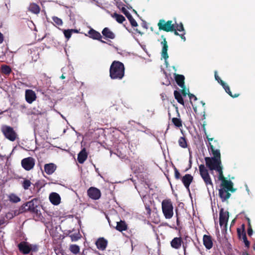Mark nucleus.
Instances as JSON below:
<instances>
[{
	"label": "nucleus",
	"instance_id": "f257e3e1",
	"mask_svg": "<svg viewBox=\"0 0 255 255\" xmlns=\"http://www.w3.org/2000/svg\"><path fill=\"white\" fill-rule=\"evenodd\" d=\"M125 67L119 61H114L110 68V77L112 79L122 80L125 76Z\"/></svg>",
	"mask_w": 255,
	"mask_h": 255
},
{
	"label": "nucleus",
	"instance_id": "f03ea898",
	"mask_svg": "<svg viewBox=\"0 0 255 255\" xmlns=\"http://www.w3.org/2000/svg\"><path fill=\"white\" fill-rule=\"evenodd\" d=\"M203 129L206 135V137L208 139V140L210 142L209 143L208 149L209 150L212 152L213 155L212 157L219 160H221L220 151L218 149L219 147L218 140H214L213 138H210L208 137V135H207L206 133L205 124L203 125Z\"/></svg>",
	"mask_w": 255,
	"mask_h": 255
},
{
	"label": "nucleus",
	"instance_id": "7ed1b4c3",
	"mask_svg": "<svg viewBox=\"0 0 255 255\" xmlns=\"http://www.w3.org/2000/svg\"><path fill=\"white\" fill-rule=\"evenodd\" d=\"M17 247L19 252L24 255H27L31 253V255H33V253H37L39 250V246L37 245L30 244L24 241L18 244Z\"/></svg>",
	"mask_w": 255,
	"mask_h": 255
},
{
	"label": "nucleus",
	"instance_id": "20e7f679",
	"mask_svg": "<svg viewBox=\"0 0 255 255\" xmlns=\"http://www.w3.org/2000/svg\"><path fill=\"white\" fill-rule=\"evenodd\" d=\"M161 208L163 214L167 219H171L173 216V206L170 199H164L162 201Z\"/></svg>",
	"mask_w": 255,
	"mask_h": 255
},
{
	"label": "nucleus",
	"instance_id": "39448f33",
	"mask_svg": "<svg viewBox=\"0 0 255 255\" xmlns=\"http://www.w3.org/2000/svg\"><path fill=\"white\" fill-rule=\"evenodd\" d=\"M38 200L36 199H33L23 204L19 208V212L23 213L29 211L33 213L38 214Z\"/></svg>",
	"mask_w": 255,
	"mask_h": 255
},
{
	"label": "nucleus",
	"instance_id": "423d86ee",
	"mask_svg": "<svg viewBox=\"0 0 255 255\" xmlns=\"http://www.w3.org/2000/svg\"><path fill=\"white\" fill-rule=\"evenodd\" d=\"M199 170L200 174L208 190H209V186L213 188V183L212 181L211 177L209 174L208 171L204 164H200L199 166Z\"/></svg>",
	"mask_w": 255,
	"mask_h": 255
},
{
	"label": "nucleus",
	"instance_id": "0eeeda50",
	"mask_svg": "<svg viewBox=\"0 0 255 255\" xmlns=\"http://www.w3.org/2000/svg\"><path fill=\"white\" fill-rule=\"evenodd\" d=\"M1 131L5 137L10 141H13L16 139V132L12 127L3 125L1 126Z\"/></svg>",
	"mask_w": 255,
	"mask_h": 255
},
{
	"label": "nucleus",
	"instance_id": "6e6552de",
	"mask_svg": "<svg viewBox=\"0 0 255 255\" xmlns=\"http://www.w3.org/2000/svg\"><path fill=\"white\" fill-rule=\"evenodd\" d=\"M157 26L160 30L166 32L173 31L175 30V24L172 23V20L165 21L163 19H160L157 23Z\"/></svg>",
	"mask_w": 255,
	"mask_h": 255
},
{
	"label": "nucleus",
	"instance_id": "1a4fd4ad",
	"mask_svg": "<svg viewBox=\"0 0 255 255\" xmlns=\"http://www.w3.org/2000/svg\"><path fill=\"white\" fill-rule=\"evenodd\" d=\"M229 218V213L228 211H225L223 208H221L219 212V224L221 227H223L222 232H226L227 223Z\"/></svg>",
	"mask_w": 255,
	"mask_h": 255
},
{
	"label": "nucleus",
	"instance_id": "9d476101",
	"mask_svg": "<svg viewBox=\"0 0 255 255\" xmlns=\"http://www.w3.org/2000/svg\"><path fill=\"white\" fill-rule=\"evenodd\" d=\"M206 167L211 171H213L222 165L221 160L211 157H205Z\"/></svg>",
	"mask_w": 255,
	"mask_h": 255
},
{
	"label": "nucleus",
	"instance_id": "9b49d317",
	"mask_svg": "<svg viewBox=\"0 0 255 255\" xmlns=\"http://www.w3.org/2000/svg\"><path fill=\"white\" fill-rule=\"evenodd\" d=\"M22 167L27 171L32 169L35 165V159L32 157L23 158L21 162Z\"/></svg>",
	"mask_w": 255,
	"mask_h": 255
},
{
	"label": "nucleus",
	"instance_id": "f8f14e48",
	"mask_svg": "<svg viewBox=\"0 0 255 255\" xmlns=\"http://www.w3.org/2000/svg\"><path fill=\"white\" fill-rule=\"evenodd\" d=\"M88 196L93 200H98L101 196V191L94 187H90L87 190Z\"/></svg>",
	"mask_w": 255,
	"mask_h": 255
},
{
	"label": "nucleus",
	"instance_id": "ddd939ff",
	"mask_svg": "<svg viewBox=\"0 0 255 255\" xmlns=\"http://www.w3.org/2000/svg\"><path fill=\"white\" fill-rule=\"evenodd\" d=\"M161 38L162 41L161 42V44L162 45V48L161 54L162 57L166 61L169 57L167 53L168 46L166 38L163 35H162Z\"/></svg>",
	"mask_w": 255,
	"mask_h": 255
},
{
	"label": "nucleus",
	"instance_id": "4468645a",
	"mask_svg": "<svg viewBox=\"0 0 255 255\" xmlns=\"http://www.w3.org/2000/svg\"><path fill=\"white\" fill-rule=\"evenodd\" d=\"M242 228L243 231L242 232L240 229H237L238 235L240 240L242 239L243 240L245 247L249 248L250 247V243L247 239L246 234L245 231V225H242Z\"/></svg>",
	"mask_w": 255,
	"mask_h": 255
},
{
	"label": "nucleus",
	"instance_id": "2eb2a0df",
	"mask_svg": "<svg viewBox=\"0 0 255 255\" xmlns=\"http://www.w3.org/2000/svg\"><path fill=\"white\" fill-rule=\"evenodd\" d=\"M25 100L28 104H32L36 99V95L34 91L27 89L25 91Z\"/></svg>",
	"mask_w": 255,
	"mask_h": 255
},
{
	"label": "nucleus",
	"instance_id": "dca6fc26",
	"mask_svg": "<svg viewBox=\"0 0 255 255\" xmlns=\"http://www.w3.org/2000/svg\"><path fill=\"white\" fill-rule=\"evenodd\" d=\"M221 181V186L222 187L221 189H225V190L231 192H234L236 190V189L233 187L234 184L231 180H228L226 178Z\"/></svg>",
	"mask_w": 255,
	"mask_h": 255
},
{
	"label": "nucleus",
	"instance_id": "f3484780",
	"mask_svg": "<svg viewBox=\"0 0 255 255\" xmlns=\"http://www.w3.org/2000/svg\"><path fill=\"white\" fill-rule=\"evenodd\" d=\"M193 180V177L189 174H186L181 178V181L186 189L190 192L189 186Z\"/></svg>",
	"mask_w": 255,
	"mask_h": 255
},
{
	"label": "nucleus",
	"instance_id": "a211bd4d",
	"mask_svg": "<svg viewBox=\"0 0 255 255\" xmlns=\"http://www.w3.org/2000/svg\"><path fill=\"white\" fill-rule=\"evenodd\" d=\"M203 245L208 250H210L213 247L212 238L210 235H204L203 238Z\"/></svg>",
	"mask_w": 255,
	"mask_h": 255
},
{
	"label": "nucleus",
	"instance_id": "6ab92c4d",
	"mask_svg": "<svg viewBox=\"0 0 255 255\" xmlns=\"http://www.w3.org/2000/svg\"><path fill=\"white\" fill-rule=\"evenodd\" d=\"M95 244L99 250L104 251L107 248L108 241L104 238H100L96 241Z\"/></svg>",
	"mask_w": 255,
	"mask_h": 255
},
{
	"label": "nucleus",
	"instance_id": "aec40b11",
	"mask_svg": "<svg viewBox=\"0 0 255 255\" xmlns=\"http://www.w3.org/2000/svg\"><path fill=\"white\" fill-rule=\"evenodd\" d=\"M89 36L94 39H97L100 41L102 43H105L106 42L102 40V36L99 32L96 31L93 29H91L88 31Z\"/></svg>",
	"mask_w": 255,
	"mask_h": 255
},
{
	"label": "nucleus",
	"instance_id": "412c9836",
	"mask_svg": "<svg viewBox=\"0 0 255 255\" xmlns=\"http://www.w3.org/2000/svg\"><path fill=\"white\" fill-rule=\"evenodd\" d=\"M182 243L183 241L181 237H175L171 241L170 245L172 248L178 250L180 248Z\"/></svg>",
	"mask_w": 255,
	"mask_h": 255
},
{
	"label": "nucleus",
	"instance_id": "4be33fe9",
	"mask_svg": "<svg viewBox=\"0 0 255 255\" xmlns=\"http://www.w3.org/2000/svg\"><path fill=\"white\" fill-rule=\"evenodd\" d=\"M88 154L86 152L85 148H83L81 151L78 153L77 160L79 163L82 164L87 159Z\"/></svg>",
	"mask_w": 255,
	"mask_h": 255
},
{
	"label": "nucleus",
	"instance_id": "5701e85b",
	"mask_svg": "<svg viewBox=\"0 0 255 255\" xmlns=\"http://www.w3.org/2000/svg\"><path fill=\"white\" fill-rule=\"evenodd\" d=\"M230 191L225 190V189H220L219 190V195L222 202L227 200L231 196V194L229 192Z\"/></svg>",
	"mask_w": 255,
	"mask_h": 255
},
{
	"label": "nucleus",
	"instance_id": "b1692460",
	"mask_svg": "<svg viewBox=\"0 0 255 255\" xmlns=\"http://www.w3.org/2000/svg\"><path fill=\"white\" fill-rule=\"evenodd\" d=\"M49 200L52 204L57 205L60 203L61 198L58 194L54 192L50 194Z\"/></svg>",
	"mask_w": 255,
	"mask_h": 255
},
{
	"label": "nucleus",
	"instance_id": "393cba45",
	"mask_svg": "<svg viewBox=\"0 0 255 255\" xmlns=\"http://www.w3.org/2000/svg\"><path fill=\"white\" fill-rule=\"evenodd\" d=\"M175 80L177 84L181 88H185V77L182 75L175 74Z\"/></svg>",
	"mask_w": 255,
	"mask_h": 255
},
{
	"label": "nucleus",
	"instance_id": "a878e982",
	"mask_svg": "<svg viewBox=\"0 0 255 255\" xmlns=\"http://www.w3.org/2000/svg\"><path fill=\"white\" fill-rule=\"evenodd\" d=\"M56 166L52 163L45 164L44 165V170L45 172L48 174H52L56 170Z\"/></svg>",
	"mask_w": 255,
	"mask_h": 255
},
{
	"label": "nucleus",
	"instance_id": "bb28decb",
	"mask_svg": "<svg viewBox=\"0 0 255 255\" xmlns=\"http://www.w3.org/2000/svg\"><path fill=\"white\" fill-rule=\"evenodd\" d=\"M176 112L178 118H173L171 120L173 124L176 127L180 128L182 127V122L180 119V115L179 113L178 110L176 108Z\"/></svg>",
	"mask_w": 255,
	"mask_h": 255
},
{
	"label": "nucleus",
	"instance_id": "cd10ccee",
	"mask_svg": "<svg viewBox=\"0 0 255 255\" xmlns=\"http://www.w3.org/2000/svg\"><path fill=\"white\" fill-rule=\"evenodd\" d=\"M28 9L31 13L35 14H38L40 11V8L39 6L35 3H30Z\"/></svg>",
	"mask_w": 255,
	"mask_h": 255
},
{
	"label": "nucleus",
	"instance_id": "c85d7f7f",
	"mask_svg": "<svg viewBox=\"0 0 255 255\" xmlns=\"http://www.w3.org/2000/svg\"><path fill=\"white\" fill-rule=\"evenodd\" d=\"M116 229L120 232H123L128 229V226L124 221L121 220L120 222H117Z\"/></svg>",
	"mask_w": 255,
	"mask_h": 255
},
{
	"label": "nucleus",
	"instance_id": "c756f323",
	"mask_svg": "<svg viewBox=\"0 0 255 255\" xmlns=\"http://www.w3.org/2000/svg\"><path fill=\"white\" fill-rule=\"evenodd\" d=\"M221 85L225 90L226 92L232 98H237L240 96V94L236 93L235 94H232L229 86L224 82H221Z\"/></svg>",
	"mask_w": 255,
	"mask_h": 255
},
{
	"label": "nucleus",
	"instance_id": "7c9ffc66",
	"mask_svg": "<svg viewBox=\"0 0 255 255\" xmlns=\"http://www.w3.org/2000/svg\"><path fill=\"white\" fill-rule=\"evenodd\" d=\"M102 33L103 35L107 38L113 39L115 37V34L108 27L104 28Z\"/></svg>",
	"mask_w": 255,
	"mask_h": 255
},
{
	"label": "nucleus",
	"instance_id": "2f4dec72",
	"mask_svg": "<svg viewBox=\"0 0 255 255\" xmlns=\"http://www.w3.org/2000/svg\"><path fill=\"white\" fill-rule=\"evenodd\" d=\"M12 70L9 66L7 65H1L0 67V72L5 75H9Z\"/></svg>",
	"mask_w": 255,
	"mask_h": 255
},
{
	"label": "nucleus",
	"instance_id": "473e14b6",
	"mask_svg": "<svg viewBox=\"0 0 255 255\" xmlns=\"http://www.w3.org/2000/svg\"><path fill=\"white\" fill-rule=\"evenodd\" d=\"M112 16L115 18L116 20L119 23H122L124 21L126 20V18L123 15L118 14L116 12L112 14Z\"/></svg>",
	"mask_w": 255,
	"mask_h": 255
},
{
	"label": "nucleus",
	"instance_id": "72a5a7b5",
	"mask_svg": "<svg viewBox=\"0 0 255 255\" xmlns=\"http://www.w3.org/2000/svg\"><path fill=\"white\" fill-rule=\"evenodd\" d=\"M174 95L175 99L177 101V102L179 103H180V104H181L182 105H184L183 99L181 95L178 91H177L176 90L174 91Z\"/></svg>",
	"mask_w": 255,
	"mask_h": 255
},
{
	"label": "nucleus",
	"instance_id": "f704fd0d",
	"mask_svg": "<svg viewBox=\"0 0 255 255\" xmlns=\"http://www.w3.org/2000/svg\"><path fill=\"white\" fill-rule=\"evenodd\" d=\"M223 167L222 165H221L215 170L217 172H218L219 173V176H218L219 180L222 181L223 180L226 179V178L224 177V176L223 175Z\"/></svg>",
	"mask_w": 255,
	"mask_h": 255
},
{
	"label": "nucleus",
	"instance_id": "c9c22d12",
	"mask_svg": "<svg viewBox=\"0 0 255 255\" xmlns=\"http://www.w3.org/2000/svg\"><path fill=\"white\" fill-rule=\"evenodd\" d=\"M8 199L10 202L14 203H17L20 201V198L13 193H11L8 196Z\"/></svg>",
	"mask_w": 255,
	"mask_h": 255
},
{
	"label": "nucleus",
	"instance_id": "e433bc0d",
	"mask_svg": "<svg viewBox=\"0 0 255 255\" xmlns=\"http://www.w3.org/2000/svg\"><path fill=\"white\" fill-rule=\"evenodd\" d=\"M178 143L180 147L183 148L187 147L188 144L187 140L185 137H180L178 139Z\"/></svg>",
	"mask_w": 255,
	"mask_h": 255
},
{
	"label": "nucleus",
	"instance_id": "4c0bfd02",
	"mask_svg": "<svg viewBox=\"0 0 255 255\" xmlns=\"http://www.w3.org/2000/svg\"><path fill=\"white\" fill-rule=\"evenodd\" d=\"M77 32V30L73 29H64L63 30V33L64 36L66 39L68 40L71 37L72 32Z\"/></svg>",
	"mask_w": 255,
	"mask_h": 255
},
{
	"label": "nucleus",
	"instance_id": "58836bf2",
	"mask_svg": "<svg viewBox=\"0 0 255 255\" xmlns=\"http://www.w3.org/2000/svg\"><path fill=\"white\" fill-rule=\"evenodd\" d=\"M69 250L73 254L76 255L80 252V248L77 245H71L69 246Z\"/></svg>",
	"mask_w": 255,
	"mask_h": 255
},
{
	"label": "nucleus",
	"instance_id": "ea45409f",
	"mask_svg": "<svg viewBox=\"0 0 255 255\" xmlns=\"http://www.w3.org/2000/svg\"><path fill=\"white\" fill-rule=\"evenodd\" d=\"M31 184V182L30 181L27 179H25L22 183V187L25 190L28 189L30 186Z\"/></svg>",
	"mask_w": 255,
	"mask_h": 255
},
{
	"label": "nucleus",
	"instance_id": "a19ab883",
	"mask_svg": "<svg viewBox=\"0 0 255 255\" xmlns=\"http://www.w3.org/2000/svg\"><path fill=\"white\" fill-rule=\"evenodd\" d=\"M52 20L57 25L60 26L63 24L62 20L57 16H53Z\"/></svg>",
	"mask_w": 255,
	"mask_h": 255
},
{
	"label": "nucleus",
	"instance_id": "79ce46f5",
	"mask_svg": "<svg viewBox=\"0 0 255 255\" xmlns=\"http://www.w3.org/2000/svg\"><path fill=\"white\" fill-rule=\"evenodd\" d=\"M71 240L72 242H76L80 238V235L79 233L73 234L69 235Z\"/></svg>",
	"mask_w": 255,
	"mask_h": 255
},
{
	"label": "nucleus",
	"instance_id": "37998d69",
	"mask_svg": "<svg viewBox=\"0 0 255 255\" xmlns=\"http://www.w3.org/2000/svg\"><path fill=\"white\" fill-rule=\"evenodd\" d=\"M116 5L117 7L122 11V12L123 11V9H126L125 8V4L121 1H117L116 2Z\"/></svg>",
	"mask_w": 255,
	"mask_h": 255
},
{
	"label": "nucleus",
	"instance_id": "c03bdc74",
	"mask_svg": "<svg viewBox=\"0 0 255 255\" xmlns=\"http://www.w3.org/2000/svg\"><path fill=\"white\" fill-rule=\"evenodd\" d=\"M175 29L180 31H182L183 32H185V30L183 27V25L182 23H180V24H176L175 25Z\"/></svg>",
	"mask_w": 255,
	"mask_h": 255
},
{
	"label": "nucleus",
	"instance_id": "a18cd8bd",
	"mask_svg": "<svg viewBox=\"0 0 255 255\" xmlns=\"http://www.w3.org/2000/svg\"><path fill=\"white\" fill-rule=\"evenodd\" d=\"M178 30H177L175 28V30H174L173 31H174V33L176 35H179L181 38L184 41L186 40V38L184 36L185 32H183L181 34H179V33L177 32Z\"/></svg>",
	"mask_w": 255,
	"mask_h": 255
},
{
	"label": "nucleus",
	"instance_id": "49530a36",
	"mask_svg": "<svg viewBox=\"0 0 255 255\" xmlns=\"http://www.w3.org/2000/svg\"><path fill=\"white\" fill-rule=\"evenodd\" d=\"M174 176L176 180H178L181 178V176L178 170L175 167L174 168Z\"/></svg>",
	"mask_w": 255,
	"mask_h": 255
},
{
	"label": "nucleus",
	"instance_id": "de8ad7c7",
	"mask_svg": "<svg viewBox=\"0 0 255 255\" xmlns=\"http://www.w3.org/2000/svg\"><path fill=\"white\" fill-rule=\"evenodd\" d=\"M248 226H249L248 229V234L249 236H251L253 235V230H252V228L251 227L250 220L249 218L248 219Z\"/></svg>",
	"mask_w": 255,
	"mask_h": 255
},
{
	"label": "nucleus",
	"instance_id": "09e8293b",
	"mask_svg": "<svg viewBox=\"0 0 255 255\" xmlns=\"http://www.w3.org/2000/svg\"><path fill=\"white\" fill-rule=\"evenodd\" d=\"M128 19L132 27H136L138 26L137 23L136 22L135 20L132 17V16Z\"/></svg>",
	"mask_w": 255,
	"mask_h": 255
},
{
	"label": "nucleus",
	"instance_id": "8fccbe9b",
	"mask_svg": "<svg viewBox=\"0 0 255 255\" xmlns=\"http://www.w3.org/2000/svg\"><path fill=\"white\" fill-rule=\"evenodd\" d=\"M32 114L35 115H39L42 114L41 110H36L35 108H33L32 110Z\"/></svg>",
	"mask_w": 255,
	"mask_h": 255
},
{
	"label": "nucleus",
	"instance_id": "3c124183",
	"mask_svg": "<svg viewBox=\"0 0 255 255\" xmlns=\"http://www.w3.org/2000/svg\"><path fill=\"white\" fill-rule=\"evenodd\" d=\"M215 74V78L216 80L218 81L219 83H220L221 85V82H224L221 79V78L219 77V76L217 74V72L216 71L214 72Z\"/></svg>",
	"mask_w": 255,
	"mask_h": 255
},
{
	"label": "nucleus",
	"instance_id": "603ef678",
	"mask_svg": "<svg viewBox=\"0 0 255 255\" xmlns=\"http://www.w3.org/2000/svg\"><path fill=\"white\" fill-rule=\"evenodd\" d=\"M122 12L126 15L128 19H129V18L132 17L131 15L130 14V13L128 11L127 9H123V11Z\"/></svg>",
	"mask_w": 255,
	"mask_h": 255
},
{
	"label": "nucleus",
	"instance_id": "864d4df0",
	"mask_svg": "<svg viewBox=\"0 0 255 255\" xmlns=\"http://www.w3.org/2000/svg\"><path fill=\"white\" fill-rule=\"evenodd\" d=\"M188 96L190 100L194 99L195 101V100H197V97L194 95H193L192 94L189 93Z\"/></svg>",
	"mask_w": 255,
	"mask_h": 255
},
{
	"label": "nucleus",
	"instance_id": "5fc2aeb1",
	"mask_svg": "<svg viewBox=\"0 0 255 255\" xmlns=\"http://www.w3.org/2000/svg\"><path fill=\"white\" fill-rule=\"evenodd\" d=\"M4 40L3 34L0 32V44L2 43Z\"/></svg>",
	"mask_w": 255,
	"mask_h": 255
},
{
	"label": "nucleus",
	"instance_id": "6e6d98bb",
	"mask_svg": "<svg viewBox=\"0 0 255 255\" xmlns=\"http://www.w3.org/2000/svg\"><path fill=\"white\" fill-rule=\"evenodd\" d=\"M176 217H177L176 223H177V226H179V218H178V214H177V212H176Z\"/></svg>",
	"mask_w": 255,
	"mask_h": 255
},
{
	"label": "nucleus",
	"instance_id": "4d7b16f0",
	"mask_svg": "<svg viewBox=\"0 0 255 255\" xmlns=\"http://www.w3.org/2000/svg\"><path fill=\"white\" fill-rule=\"evenodd\" d=\"M146 209L148 211V214H150V209L149 207H148V208L146 207Z\"/></svg>",
	"mask_w": 255,
	"mask_h": 255
},
{
	"label": "nucleus",
	"instance_id": "13d9d810",
	"mask_svg": "<svg viewBox=\"0 0 255 255\" xmlns=\"http://www.w3.org/2000/svg\"><path fill=\"white\" fill-rule=\"evenodd\" d=\"M182 93H183V95L186 96V93H185V92L184 89L182 90Z\"/></svg>",
	"mask_w": 255,
	"mask_h": 255
},
{
	"label": "nucleus",
	"instance_id": "bf43d9fd",
	"mask_svg": "<svg viewBox=\"0 0 255 255\" xmlns=\"http://www.w3.org/2000/svg\"><path fill=\"white\" fill-rule=\"evenodd\" d=\"M60 78L62 79H64L65 78V77L63 75H62Z\"/></svg>",
	"mask_w": 255,
	"mask_h": 255
},
{
	"label": "nucleus",
	"instance_id": "052dcab7",
	"mask_svg": "<svg viewBox=\"0 0 255 255\" xmlns=\"http://www.w3.org/2000/svg\"><path fill=\"white\" fill-rule=\"evenodd\" d=\"M132 11H133V12H134L136 14H137V12L136 11V10H135L134 9H133Z\"/></svg>",
	"mask_w": 255,
	"mask_h": 255
},
{
	"label": "nucleus",
	"instance_id": "680f3d73",
	"mask_svg": "<svg viewBox=\"0 0 255 255\" xmlns=\"http://www.w3.org/2000/svg\"><path fill=\"white\" fill-rule=\"evenodd\" d=\"M135 31H136L137 33H140V31H138V30H137V29H135Z\"/></svg>",
	"mask_w": 255,
	"mask_h": 255
},
{
	"label": "nucleus",
	"instance_id": "e2e57ef3",
	"mask_svg": "<svg viewBox=\"0 0 255 255\" xmlns=\"http://www.w3.org/2000/svg\"><path fill=\"white\" fill-rule=\"evenodd\" d=\"M202 105L204 106L205 105L204 103H202Z\"/></svg>",
	"mask_w": 255,
	"mask_h": 255
},
{
	"label": "nucleus",
	"instance_id": "0e129e2a",
	"mask_svg": "<svg viewBox=\"0 0 255 255\" xmlns=\"http://www.w3.org/2000/svg\"><path fill=\"white\" fill-rule=\"evenodd\" d=\"M168 115H169V116L170 117V114L168 113Z\"/></svg>",
	"mask_w": 255,
	"mask_h": 255
},
{
	"label": "nucleus",
	"instance_id": "69168bd1",
	"mask_svg": "<svg viewBox=\"0 0 255 255\" xmlns=\"http://www.w3.org/2000/svg\"><path fill=\"white\" fill-rule=\"evenodd\" d=\"M186 249L185 248H184V252H185Z\"/></svg>",
	"mask_w": 255,
	"mask_h": 255
}]
</instances>
